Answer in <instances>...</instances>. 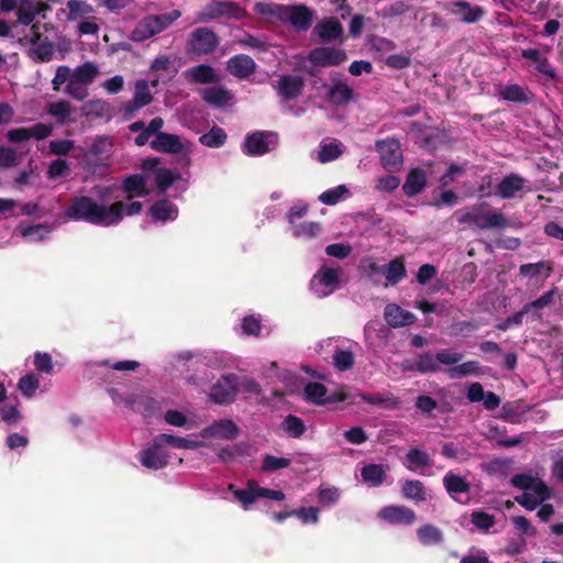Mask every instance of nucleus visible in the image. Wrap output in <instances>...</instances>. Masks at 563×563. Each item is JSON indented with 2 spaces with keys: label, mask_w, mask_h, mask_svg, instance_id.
I'll use <instances>...</instances> for the list:
<instances>
[{
  "label": "nucleus",
  "mask_w": 563,
  "mask_h": 563,
  "mask_svg": "<svg viewBox=\"0 0 563 563\" xmlns=\"http://www.w3.org/2000/svg\"><path fill=\"white\" fill-rule=\"evenodd\" d=\"M124 202L115 201L110 206L97 202L89 196L75 197L65 209V217L74 221H84L99 227L119 224L123 219Z\"/></svg>",
  "instance_id": "f257e3e1"
},
{
  "label": "nucleus",
  "mask_w": 563,
  "mask_h": 563,
  "mask_svg": "<svg viewBox=\"0 0 563 563\" xmlns=\"http://www.w3.org/2000/svg\"><path fill=\"white\" fill-rule=\"evenodd\" d=\"M460 223H467L481 230H505L509 227V220L506 216L493 208L486 202L474 205L468 211L462 213L459 218Z\"/></svg>",
  "instance_id": "f03ea898"
},
{
  "label": "nucleus",
  "mask_w": 563,
  "mask_h": 563,
  "mask_svg": "<svg viewBox=\"0 0 563 563\" xmlns=\"http://www.w3.org/2000/svg\"><path fill=\"white\" fill-rule=\"evenodd\" d=\"M180 16L181 12L179 10L162 14H147L134 26L131 32V40L137 43L144 42L167 30Z\"/></svg>",
  "instance_id": "7ed1b4c3"
},
{
  "label": "nucleus",
  "mask_w": 563,
  "mask_h": 563,
  "mask_svg": "<svg viewBox=\"0 0 563 563\" xmlns=\"http://www.w3.org/2000/svg\"><path fill=\"white\" fill-rule=\"evenodd\" d=\"M247 16V12L238 2L230 0H212L198 12L199 22H209L212 20L225 18L229 20H242Z\"/></svg>",
  "instance_id": "20e7f679"
},
{
  "label": "nucleus",
  "mask_w": 563,
  "mask_h": 563,
  "mask_svg": "<svg viewBox=\"0 0 563 563\" xmlns=\"http://www.w3.org/2000/svg\"><path fill=\"white\" fill-rule=\"evenodd\" d=\"M98 74V67L91 62H86L82 65L76 67L74 70H71L68 66H58L55 73V77L52 80L53 89L56 91L60 90L62 86L65 85L69 78H73L78 84H81L88 88V86L95 80Z\"/></svg>",
  "instance_id": "39448f33"
},
{
  "label": "nucleus",
  "mask_w": 563,
  "mask_h": 563,
  "mask_svg": "<svg viewBox=\"0 0 563 563\" xmlns=\"http://www.w3.org/2000/svg\"><path fill=\"white\" fill-rule=\"evenodd\" d=\"M279 136L273 131H255L246 134L241 146L247 156H263L278 146Z\"/></svg>",
  "instance_id": "423d86ee"
},
{
  "label": "nucleus",
  "mask_w": 563,
  "mask_h": 563,
  "mask_svg": "<svg viewBox=\"0 0 563 563\" xmlns=\"http://www.w3.org/2000/svg\"><path fill=\"white\" fill-rule=\"evenodd\" d=\"M341 268L322 265L312 276L310 287L319 298L327 297L341 287Z\"/></svg>",
  "instance_id": "0eeeda50"
},
{
  "label": "nucleus",
  "mask_w": 563,
  "mask_h": 563,
  "mask_svg": "<svg viewBox=\"0 0 563 563\" xmlns=\"http://www.w3.org/2000/svg\"><path fill=\"white\" fill-rule=\"evenodd\" d=\"M151 147L156 152L178 154V162H190L186 145L176 134L159 132L151 142Z\"/></svg>",
  "instance_id": "6e6552de"
},
{
  "label": "nucleus",
  "mask_w": 563,
  "mask_h": 563,
  "mask_svg": "<svg viewBox=\"0 0 563 563\" xmlns=\"http://www.w3.org/2000/svg\"><path fill=\"white\" fill-rule=\"evenodd\" d=\"M380 163L386 170H398L402 164L400 143L396 139L378 140L375 144Z\"/></svg>",
  "instance_id": "1a4fd4ad"
},
{
  "label": "nucleus",
  "mask_w": 563,
  "mask_h": 563,
  "mask_svg": "<svg viewBox=\"0 0 563 563\" xmlns=\"http://www.w3.org/2000/svg\"><path fill=\"white\" fill-rule=\"evenodd\" d=\"M239 391V376L235 374L223 375L210 390V398L220 405L234 401Z\"/></svg>",
  "instance_id": "9d476101"
},
{
  "label": "nucleus",
  "mask_w": 563,
  "mask_h": 563,
  "mask_svg": "<svg viewBox=\"0 0 563 563\" xmlns=\"http://www.w3.org/2000/svg\"><path fill=\"white\" fill-rule=\"evenodd\" d=\"M219 45L217 34L208 27L196 29L189 36V49L198 55H207L212 53Z\"/></svg>",
  "instance_id": "9b49d317"
},
{
  "label": "nucleus",
  "mask_w": 563,
  "mask_h": 563,
  "mask_svg": "<svg viewBox=\"0 0 563 563\" xmlns=\"http://www.w3.org/2000/svg\"><path fill=\"white\" fill-rule=\"evenodd\" d=\"M313 33L318 36L320 43H331L344 41V29L342 23L334 16L323 18L313 27Z\"/></svg>",
  "instance_id": "f8f14e48"
},
{
  "label": "nucleus",
  "mask_w": 563,
  "mask_h": 563,
  "mask_svg": "<svg viewBox=\"0 0 563 563\" xmlns=\"http://www.w3.org/2000/svg\"><path fill=\"white\" fill-rule=\"evenodd\" d=\"M280 22L291 24L298 31H307L313 19V12L305 4H285Z\"/></svg>",
  "instance_id": "ddd939ff"
},
{
  "label": "nucleus",
  "mask_w": 563,
  "mask_h": 563,
  "mask_svg": "<svg viewBox=\"0 0 563 563\" xmlns=\"http://www.w3.org/2000/svg\"><path fill=\"white\" fill-rule=\"evenodd\" d=\"M346 59L344 49L329 46L316 47L308 55V60L319 67L336 66Z\"/></svg>",
  "instance_id": "4468645a"
},
{
  "label": "nucleus",
  "mask_w": 563,
  "mask_h": 563,
  "mask_svg": "<svg viewBox=\"0 0 563 563\" xmlns=\"http://www.w3.org/2000/svg\"><path fill=\"white\" fill-rule=\"evenodd\" d=\"M444 8L451 14L460 15L461 21L466 24L476 23L485 15V10L481 5L463 0L448 2Z\"/></svg>",
  "instance_id": "2eb2a0df"
},
{
  "label": "nucleus",
  "mask_w": 563,
  "mask_h": 563,
  "mask_svg": "<svg viewBox=\"0 0 563 563\" xmlns=\"http://www.w3.org/2000/svg\"><path fill=\"white\" fill-rule=\"evenodd\" d=\"M521 56L536 65L537 71L542 75L544 82L559 81V75L549 58L537 48L522 49Z\"/></svg>",
  "instance_id": "dca6fc26"
},
{
  "label": "nucleus",
  "mask_w": 563,
  "mask_h": 563,
  "mask_svg": "<svg viewBox=\"0 0 563 563\" xmlns=\"http://www.w3.org/2000/svg\"><path fill=\"white\" fill-rule=\"evenodd\" d=\"M305 81L297 75H282L276 81L275 89L284 101L296 99L302 93Z\"/></svg>",
  "instance_id": "f3484780"
},
{
  "label": "nucleus",
  "mask_w": 563,
  "mask_h": 563,
  "mask_svg": "<svg viewBox=\"0 0 563 563\" xmlns=\"http://www.w3.org/2000/svg\"><path fill=\"white\" fill-rule=\"evenodd\" d=\"M257 65L255 60L245 54L232 56L227 62V70L239 79H247L255 74Z\"/></svg>",
  "instance_id": "a211bd4d"
},
{
  "label": "nucleus",
  "mask_w": 563,
  "mask_h": 563,
  "mask_svg": "<svg viewBox=\"0 0 563 563\" xmlns=\"http://www.w3.org/2000/svg\"><path fill=\"white\" fill-rule=\"evenodd\" d=\"M169 454L162 444L157 443L156 438L153 444L141 452L140 461L143 466L151 470H161L168 464Z\"/></svg>",
  "instance_id": "6ab92c4d"
},
{
  "label": "nucleus",
  "mask_w": 563,
  "mask_h": 563,
  "mask_svg": "<svg viewBox=\"0 0 563 563\" xmlns=\"http://www.w3.org/2000/svg\"><path fill=\"white\" fill-rule=\"evenodd\" d=\"M378 517L390 525H411L416 521V512L407 506H385Z\"/></svg>",
  "instance_id": "aec40b11"
},
{
  "label": "nucleus",
  "mask_w": 563,
  "mask_h": 563,
  "mask_svg": "<svg viewBox=\"0 0 563 563\" xmlns=\"http://www.w3.org/2000/svg\"><path fill=\"white\" fill-rule=\"evenodd\" d=\"M526 179L517 174L505 176L496 187L495 195L501 199H511L525 187Z\"/></svg>",
  "instance_id": "412c9836"
},
{
  "label": "nucleus",
  "mask_w": 563,
  "mask_h": 563,
  "mask_svg": "<svg viewBox=\"0 0 563 563\" xmlns=\"http://www.w3.org/2000/svg\"><path fill=\"white\" fill-rule=\"evenodd\" d=\"M238 426L232 420L228 419L216 421L208 428L203 429L202 431L203 437H211L224 440H233L238 437Z\"/></svg>",
  "instance_id": "4be33fe9"
},
{
  "label": "nucleus",
  "mask_w": 563,
  "mask_h": 563,
  "mask_svg": "<svg viewBox=\"0 0 563 563\" xmlns=\"http://www.w3.org/2000/svg\"><path fill=\"white\" fill-rule=\"evenodd\" d=\"M158 85V78L153 79L151 82L146 79H137L133 88V106H148L153 102V89Z\"/></svg>",
  "instance_id": "5701e85b"
},
{
  "label": "nucleus",
  "mask_w": 563,
  "mask_h": 563,
  "mask_svg": "<svg viewBox=\"0 0 563 563\" xmlns=\"http://www.w3.org/2000/svg\"><path fill=\"white\" fill-rule=\"evenodd\" d=\"M386 322L393 328L410 325L416 321L412 312L400 308L397 305H387L384 311Z\"/></svg>",
  "instance_id": "b1692460"
},
{
  "label": "nucleus",
  "mask_w": 563,
  "mask_h": 563,
  "mask_svg": "<svg viewBox=\"0 0 563 563\" xmlns=\"http://www.w3.org/2000/svg\"><path fill=\"white\" fill-rule=\"evenodd\" d=\"M427 185V176L422 168L416 167L409 170L402 191L407 197H415L420 194Z\"/></svg>",
  "instance_id": "393cba45"
},
{
  "label": "nucleus",
  "mask_w": 563,
  "mask_h": 563,
  "mask_svg": "<svg viewBox=\"0 0 563 563\" xmlns=\"http://www.w3.org/2000/svg\"><path fill=\"white\" fill-rule=\"evenodd\" d=\"M146 183L147 179L142 174L129 175L122 181V190L126 194L128 199L145 197L148 194Z\"/></svg>",
  "instance_id": "a878e982"
},
{
  "label": "nucleus",
  "mask_w": 563,
  "mask_h": 563,
  "mask_svg": "<svg viewBox=\"0 0 563 563\" xmlns=\"http://www.w3.org/2000/svg\"><path fill=\"white\" fill-rule=\"evenodd\" d=\"M184 77L195 84H212L219 81L216 70L206 64L194 66L184 73Z\"/></svg>",
  "instance_id": "bb28decb"
},
{
  "label": "nucleus",
  "mask_w": 563,
  "mask_h": 563,
  "mask_svg": "<svg viewBox=\"0 0 563 563\" xmlns=\"http://www.w3.org/2000/svg\"><path fill=\"white\" fill-rule=\"evenodd\" d=\"M150 216L161 222L173 221L178 217V208L168 199H159L150 208Z\"/></svg>",
  "instance_id": "cd10ccee"
},
{
  "label": "nucleus",
  "mask_w": 563,
  "mask_h": 563,
  "mask_svg": "<svg viewBox=\"0 0 563 563\" xmlns=\"http://www.w3.org/2000/svg\"><path fill=\"white\" fill-rule=\"evenodd\" d=\"M203 100L212 106H229L234 101V95L224 86L217 85L205 89Z\"/></svg>",
  "instance_id": "c85d7f7f"
},
{
  "label": "nucleus",
  "mask_w": 563,
  "mask_h": 563,
  "mask_svg": "<svg viewBox=\"0 0 563 563\" xmlns=\"http://www.w3.org/2000/svg\"><path fill=\"white\" fill-rule=\"evenodd\" d=\"M67 21H84L95 13V8L85 0H68L66 3Z\"/></svg>",
  "instance_id": "c756f323"
},
{
  "label": "nucleus",
  "mask_w": 563,
  "mask_h": 563,
  "mask_svg": "<svg viewBox=\"0 0 563 563\" xmlns=\"http://www.w3.org/2000/svg\"><path fill=\"white\" fill-rule=\"evenodd\" d=\"M443 486L448 494L456 498L459 494H468L471 490V484L462 476L448 472L443 477Z\"/></svg>",
  "instance_id": "7c9ffc66"
},
{
  "label": "nucleus",
  "mask_w": 563,
  "mask_h": 563,
  "mask_svg": "<svg viewBox=\"0 0 563 563\" xmlns=\"http://www.w3.org/2000/svg\"><path fill=\"white\" fill-rule=\"evenodd\" d=\"M42 7L43 3L37 0H21L16 10L18 22L23 25L31 24Z\"/></svg>",
  "instance_id": "2f4dec72"
},
{
  "label": "nucleus",
  "mask_w": 563,
  "mask_h": 563,
  "mask_svg": "<svg viewBox=\"0 0 563 563\" xmlns=\"http://www.w3.org/2000/svg\"><path fill=\"white\" fill-rule=\"evenodd\" d=\"M384 276L390 285H397L407 276L405 260L398 256L384 265Z\"/></svg>",
  "instance_id": "473e14b6"
},
{
  "label": "nucleus",
  "mask_w": 563,
  "mask_h": 563,
  "mask_svg": "<svg viewBox=\"0 0 563 563\" xmlns=\"http://www.w3.org/2000/svg\"><path fill=\"white\" fill-rule=\"evenodd\" d=\"M361 476L371 487H379L384 484L387 474L382 464L371 463L362 467Z\"/></svg>",
  "instance_id": "72a5a7b5"
},
{
  "label": "nucleus",
  "mask_w": 563,
  "mask_h": 563,
  "mask_svg": "<svg viewBox=\"0 0 563 563\" xmlns=\"http://www.w3.org/2000/svg\"><path fill=\"white\" fill-rule=\"evenodd\" d=\"M229 489L233 493V496L243 505L244 509H247L257 498L258 483L254 479L247 481L246 488L238 489L233 484L229 485Z\"/></svg>",
  "instance_id": "f704fd0d"
},
{
  "label": "nucleus",
  "mask_w": 563,
  "mask_h": 563,
  "mask_svg": "<svg viewBox=\"0 0 563 563\" xmlns=\"http://www.w3.org/2000/svg\"><path fill=\"white\" fill-rule=\"evenodd\" d=\"M401 495L406 499L417 503L427 500L424 484L419 479H405L401 482Z\"/></svg>",
  "instance_id": "c9c22d12"
},
{
  "label": "nucleus",
  "mask_w": 563,
  "mask_h": 563,
  "mask_svg": "<svg viewBox=\"0 0 563 563\" xmlns=\"http://www.w3.org/2000/svg\"><path fill=\"white\" fill-rule=\"evenodd\" d=\"M498 95L505 100L509 102H518V103H528L530 102V91L517 84L507 85L500 87L498 90Z\"/></svg>",
  "instance_id": "e433bc0d"
},
{
  "label": "nucleus",
  "mask_w": 563,
  "mask_h": 563,
  "mask_svg": "<svg viewBox=\"0 0 563 563\" xmlns=\"http://www.w3.org/2000/svg\"><path fill=\"white\" fill-rule=\"evenodd\" d=\"M158 444H162L163 446L169 445L176 449H185V450H196L202 445L201 442L189 440L186 438L167 434V433H161L155 437Z\"/></svg>",
  "instance_id": "4c0bfd02"
},
{
  "label": "nucleus",
  "mask_w": 563,
  "mask_h": 563,
  "mask_svg": "<svg viewBox=\"0 0 563 563\" xmlns=\"http://www.w3.org/2000/svg\"><path fill=\"white\" fill-rule=\"evenodd\" d=\"M327 96L329 102L335 106H340L353 100L354 92L353 89H351L345 82L336 81L328 90Z\"/></svg>",
  "instance_id": "58836bf2"
},
{
  "label": "nucleus",
  "mask_w": 563,
  "mask_h": 563,
  "mask_svg": "<svg viewBox=\"0 0 563 563\" xmlns=\"http://www.w3.org/2000/svg\"><path fill=\"white\" fill-rule=\"evenodd\" d=\"M55 46L47 37L29 51V56L36 63L49 62L54 55Z\"/></svg>",
  "instance_id": "ea45409f"
},
{
  "label": "nucleus",
  "mask_w": 563,
  "mask_h": 563,
  "mask_svg": "<svg viewBox=\"0 0 563 563\" xmlns=\"http://www.w3.org/2000/svg\"><path fill=\"white\" fill-rule=\"evenodd\" d=\"M327 394L328 388L323 384L317 382H310L303 388L305 400L316 405H324Z\"/></svg>",
  "instance_id": "a19ab883"
},
{
  "label": "nucleus",
  "mask_w": 563,
  "mask_h": 563,
  "mask_svg": "<svg viewBox=\"0 0 563 563\" xmlns=\"http://www.w3.org/2000/svg\"><path fill=\"white\" fill-rule=\"evenodd\" d=\"M285 4L273 2H256L254 4V12L265 19H275L282 21Z\"/></svg>",
  "instance_id": "79ce46f5"
},
{
  "label": "nucleus",
  "mask_w": 563,
  "mask_h": 563,
  "mask_svg": "<svg viewBox=\"0 0 563 563\" xmlns=\"http://www.w3.org/2000/svg\"><path fill=\"white\" fill-rule=\"evenodd\" d=\"M406 460L407 468L411 472H416L419 467L431 466L429 454L418 448L410 449L406 454Z\"/></svg>",
  "instance_id": "37998d69"
},
{
  "label": "nucleus",
  "mask_w": 563,
  "mask_h": 563,
  "mask_svg": "<svg viewBox=\"0 0 563 563\" xmlns=\"http://www.w3.org/2000/svg\"><path fill=\"white\" fill-rule=\"evenodd\" d=\"M419 541L424 545L440 544L443 541V534L439 528L433 525H423L417 531Z\"/></svg>",
  "instance_id": "c03bdc74"
},
{
  "label": "nucleus",
  "mask_w": 563,
  "mask_h": 563,
  "mask_svg": "<svg viewBox=\"0 0 563 563\" xmlns=\"http://www.w3.org/2000/svg\"><path fill=\"white\" fill-rule=\"evenodd\" d=\"M227 133L222 128L213 126L199 137V142L210 148L221 147L227 141Z\"/></svg>",
  "instance_id": "a18cd8bd"
},
{
  "label": "nucleus",
  "mask_w": 563,
  "mask_h": 563,
  "mask_svg": "<svg viewBox=\"0 0 563 563\" xmlns=\"http://www.w3.org/2000/svg\"><path fill=\"white\" fill-rule=\"evenodd\" d=\"M282 426L289 438H300L307 430L303 420L295 415L286 416Z\"/></svg>",
  "instance_id": "49530a36"
},
{
  "label": "nucleus",
  "mask_w": 563,
  "mask_h": 563,
  "mask_svg": "<svg viewBox=\"0 0 563 563\" xmlns=\"http://www.w3.org/2000/svg\"><path fill=\"white\" fill-rule=\"evenodd\" d=\"M519 272L520 275L530 278L538 277L539 275L549 277L552 273V267L547 262L540 261L538 263L522 264Z\"/></svg>",
  "instance_id": "de8ad7c7"
},
{
  "label": "nucleus",
  "mask_w": 563,
  "mask_h": 563,
  "mask_svg": "<svg viewBox=\"0 0 563 563\" xmlns=\"http://www.w3.org/2000/svg\"><path fill=\"white\" fill-rule=\"evenodd\" d=\"M332 358L333 366L340 372L351 369L355 362L354 353L350 350L336 349L333 353Z\"/></svg>",
  "instance_id": "09e8293b"
},
{
  "label": "nucleus",
  "mask_w": 563,
  "mask_h": 563,
  "mask_svg": "<svg viewBox=\"0 0 563 563\" xmlns=\"http://www.w3.org/2000/svg\"><path fill=\"white\" fill-rule=\"evenodd\" d=\"M179 177L180 175L177 172L167 168L157 169L155 175L157 190L165 192Z\"/></svg>",
  "instance_id": "8fccbe9b"
},
{
  "label": "nucleus",
  "mask_w": 563,
  "mask_h": 563,
  "mask_svg": "<svg viewBox=\"0 0 563 563\" xmlns=\"http://www.w3.org/2000/svg\"><path fill=\"white\" fill-rule=\"evenodd\" d=\"M413 368L421 374L435 373L439 369L437 356L429 352L420 354L415 362Z\"/></svg>",
  "instance_id": "3c124183"
},
{
  "label": "nucleus",
  "mask_w": 563,
  "mask_h": 563,
  "mask_svg": "<svg viewBox=\"0 0 563 563\" xmlns=\"http://www.w3.org/2000/svg\"><path fill=\"white\" fill-rule=\"evenodd\" d=\"M471 522L481 531L487 532L496 523V519L493 515L484 510H473L471 514Z\"/></svg>",
  "instance_id": "603ef678"
},
{
  "label": "nucleus",
  "mask_w": 563,
  "mask_h": 563,
  "mask_svg": "<svg viewBox=\"0 0 563 563\" xmlns=\"http://www.w3.org/2000/svg\"><path fill=\"white\" fill-rule=\"evenodd\" d=\"M150 69L154 73H165L169 78H173L177 74V68L174 67V63L169 56L159 55L153 59L150 65Z\"/></svg>",
  "instance_id": "864d4df0"
},
{
  "label": "nucleus",
  "mask_w": 563,
  "mask_h": 563,
  "mask_svg": "<svg viewBox=\"0 0 563 563\" xmlns=\"http://www.w3.org/2000/svg\"><path fill=\"white\" fill-rule=\"evenodd\" d=\"M321 231V227L318 222H301L294 224L292 233L296 238L311 240L316 238Z\"/></svg>",
  "instance_id": "5fc2aeb1"
},
{
  "label": "nucleus",
  "mask_w": 563,
  "mask_h": 563,
  "mask_svg": "<svg viewBox=\"0 0 563 563\" xmlns=\"http://www.w3.org/2000/svg\"><path fill=\"white\" fill-rule=\"evenodd\" d=\"M479 373V364L476 361H467L460 365L452 366L448 369L451 378L465 377L471 374Z\"/></svg>",
  "instance_id": "6e6d98bb"
},
{
  "label": "nucleus",
  "mask_w": 563,
  "mask_h": 563,
  "mask_svg": "<svg viewBox=\"0 0 563 563\" xmlns=\"http://www.w3.org/2000/svg\"><path fill=\"white\" fill-rule=\"evenodd\" d=\"M40 387V380L35 374H26L19 379L18 388L26 398H31L35 395Z\"/></svg>",
  "instance_id": "4d7b16f0"
},
{
  "label": "nucleus",
  "mask_w": 563,
  "mask_h": 563,
  "mask_svg": "<svg viewBox=\"0 0 563 563\" xmlns=\"http://www.w3.org/2000/svg\"><path fill=\"white\" fill-rule=\"evenodd\" d=\"M349 194V189L345 185H339L336 187L330 188L325 191H323L319 196V200L327 205V206H334L336 205L344 195Z\"/></svg>",
  "instance_id": "13d9d810"
},
{
  "label": "nucleus",
  "mask_w": 563,
  "mask_h": 563,
  "mask_svg": "<svg viewBox=\"0 0 563 563\" xmlns=\"http://www.w3.org/2000/svg\"><path fill=\"white\" fill-rule=\"evenodd\" d=\"M342 154L341 144L336 142L323 143L318 153V159L321 163L332 162Z\"/></svg>",
  "instance_id": "bf43d9fd"
},
{
  "label": "nucleus",
  "mask_w": 563,
  "mask_h": 563,
  "mask_svg": "<svg viewBox=\"0 0 563 563\" xmlns=\"http://www.w3.org/2000/svg\"><path fill=\"white\" fill-rule=\"evenodd\" d=\"M291 461L286 457H277L271 454L263 456L261 470L266 473L275 472L280 468H286L290 465Z\"/></svg>",
  "instance_id": "052dcab7"
},
{
  "label": "nucleus",
  "mask_w": 563,
  "mask_h": 563,
  "mask_svg": "<svg viewBox=\"0 0 563 563\" xmlns=\"http://www.w3.org/2000/svg\"><path fill=\"white\" fill-rule=\"evenodd\" d=\"M64 91L68 96H70L71 98H74L78 101L84 100L88 96V88L81 84H78L73 78H69L66 81V87H65Z\"/></svg>",
  "instance_id": "680f3d73"
},
{
  "label": "nucleus",
  "mask_w": 563,
  "mask_h": 563,
  "mask_svg": "<svg viewBox=\"0 0 563 563\" xmlns=\"http://www.w3.org/2000/svg\"><path fill=\"white\" fill-rule=\"evenodd\" d=\"M236 43L245 48H252V49H258V51H266L267 44L264 40L261 37H257L253 34L245 33L242 37H240Z\"/></svg>",
  "instance_id": "e2e57ef3"
},
{
  "label": "nucleus",
  "mask_w": 563,
  "mask_h": 563,
  "mask_svg": "<svg viewBox=\"0 0 563 563\" xmlns=\"http://www.w3.org/2000/svg\"><path fill=\"white\" fill-rule=\"evenodd\" d=\"M0 417L9 426H15L21 420V413L14 405H3L0 407Z\"/></svg>",
  "instance_id": "0e129e2a"
},
{
  "label": "nucleus",
  "mask_w": 563,
  "mask_h": 563,
  "mask_svg": "<svg viewBox=\"0 0 563 563\" xmlns=\"http://www.w3.org/2000/svg\"><path fill=\"white\" fill-rule=\"evenodd\" d=\"M294 517L299 518L302 523H317L319 521V509L317 507H300L292 510Z\"/></svg>",
  "instance_id": "69168bd1"
},
{
  "label": "nucleus",
  "mask_w": 563,
  "mask_h": 563,
  "mask_svg": "<svg viewBox=\"0 0 563 563\" xmlns=\"http://www.w3.org/2000/svg\"><path fill=\"white\" fill-rule=\"evenodd\" d=\"M34 366L41 373L51 374L53 372L52 356L45 352H36L34 354Z\"/></svg>",
  "instance_id": "338daca9"
},
{
  "label": "nucleus",
  "mask_w": 563,
  "mask_h": 563,
  "mask_svg": "<svg viewBox=\"0 0 563 563\" xmlns=\"http://www.w3.org/2000/svg\"><path fill=\"white\" fill-rule=\"evenodd\" d=\"M511 521L521 536L532 537L537 534V529L530 523L525 516L511 517Z\"/></svg>",
  "instance_id": "774afa93"
}]
</instances>
